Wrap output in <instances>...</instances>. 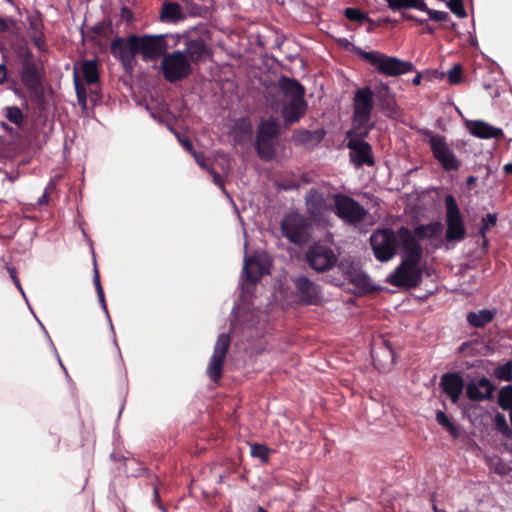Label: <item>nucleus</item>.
<instances>
[{
    "instance_id": "nucleus-1",
    "label": "nucleus",
    "mask_w": 512,
    "mask_h": 512,
    "mask_svg": "<svg viewBox=\"0 0 512 512\" xmlns=\"http://www.w3.org/2000/svg\"><path fill=\"white\" fill-rule=\"evenodd\" d=\"M402 261L388 277V282L400 288H416L422 282V269L419 268L423 256L422 245L415 240L412 231L404 226L398 228Z\"/></svg>"
},
{
    "instance_id": "nucleus-2",
    "label": "nucleus",
    "mask_w": 512,
    "mask_h": 512,
    "mask_svg": "<svg viewBox=\"0 0 512 512\" xmlns=\"http://www.w3.org/2000/svg\"><path fill=\"white\" fill-rule=\"evenodd\" d=\"M354 52L365 62L370 64L377 73L387 77H397L413 72L415 67L410 61H404L394 56H388L379 51H364L359 47Z\"/></svg>"
},
{
    "instance_id": "nucleus-3",
    "label": "nucleus",
    "mask_w": 512,
    "mask_h": 512,
    "mask_svg": "<svg viewBox=\"0 0 512 512\" xmlns=\"http://www.w3.org/2000/svg\"><path fill=\"white\" fill-rule=\"evenodd\" d=\"M20 61L19 76L24 87L33 96L42 95V82L44 78V67L40 60L36 59L32 51L21 48L17 52Z\"/></svg>"
},
{
    "instance_id": "nucleus-4",
    "label": "nucleus",
    "mask_w": 512,
    "mask_h": 512,
    "mask_svg": "<svg viewBox=\"0 0 512 512\" xmlns=\"http://www.w3.org/2000/svg\"><path fill=\"white\" fill-rule=\"evenodd\" d=\"M420 134L429 145L434 159L445 171H457L461 167V161L456 157L446 138L440 134H434L431 130L423 128Z\"/></svg>"
},
{
    "instance_id": "nucleus-5",
    "label": "nucleus",
    "mask_w": 512,
    "mask_h": 512,
    "mask_svg": "<svg viewBox=\"0 0 512 512\" xmlns=\"http://www.w3.org/2000/svg\"><path fill=\"white\" fill-rule=\"evenodd\" d=\"M370 245L378 261L387 262L391 260L397 249L401 248L398 230L395 232L390 228H384L374 231L370 237Z\"/></svg>"
},
{
    "instance_id": "nucleus-6",
    "label": "nucleus",
    "mask_w": 512,
    "mask_h": 512,
    "mask_svg": "<svg viewBox=\"0 0 512 512\" xmlns=\"http://www.w3.org/2000/svg\"><path fill=\"white\" fill-rule=\"evenodd\" d=\"M161 71L168 82L175 83L188 78L193 69L184 52L174 51L164 55L161 61Z\"/></svg>"
},
{
    "instance_id": "nucleus-7",
    "label": "nucleus",
    "mask_w": 512,
    "mask_h": 512,
    "mask_svg": "<svg viewBox=\"0 0 512 512\" xmlns=\"http://www.w3.org/2000/svg\"><path fill=\"white\" fill-rule=\"evenodd\" d=\"M331 197L334 213L345 223L357 225L365 220L367 210L356 200L342 193L332 194Z\"/></svg>"
},
{
    "instance_id": "nucleus-8",
    "label": "nucleus",
    "mask_w": 512,
    "mask_h": 512,
    "mask_svg": "<svg viewBox=\"0 0 512 512\" xmlns=\"http://www.w3.org/2000/svg\"><path fill=\"white\" fill-rule=\"evenodd\" d=\"M132 43H136L138 54L145 62L155 61L164 57L168 44L166 35H132Z\"/></svg>"
},
{
    "instance_id": "nucleus-9",
    "label": "nucleus",
    "mask_w": 512,
    "mask_h": 512,
    "mask_svg": "<svg viewBox=\"0 0 512 512\" xmlns=\"http://www.w3.org/2000/svg\"><path fill=\"white\" fill-rule=\"evenodd\" d=\"M444 201L447 224L445 238L449 242L461 241L465 238L466 228L459 206L452 194L446 195Z\"/></svg>"
},
{
    "instance_id": "nucleus-10",
    "label": "nucleus",
    "mask_w": 512,
    "mask_h": 512,
    "mask_svg": "<svg viewBox=\"0 0 512 512\" xmlns=\"http://www.w3.org/2000/svg\"><path fill=\"white\" fill-rule=\"evenodd\" d=\"M231 344V338L228 334L222 333L218 336L214 346L213 355L207 366L206 373L214 382L219 383L223 375L224 364Z\"/></svg>"
},
{
    "instance_id": "nucleus-11",
    "label": "nucleus",
    "mask_w": 512,
    "mask_h": 512,
    "mask_svg": "<svg viewBox=\"0 0 512 512\" xmlns=\"http://www.w3.org/2000/svg\"><path fill=\"white\" fill-rule=\"evenodd\" d=\"M111 54L122 65L126 72H132L136 60L135 56L138 54L136 43H132V35L127 38L116 37L110 44Z\"/></svg>"
},
{
    "instance_id": "nucleus-12",
    "label": "nucleus",
    "mask_w": 512,
    "mask_h": 512,
    "mask_svg": "<svg viewBox=\"0 0 512 512\" xmlns=\"http://www.w3.org/2000/svg\"><path fill=\"white\" fill-rule=\"evenodd\" d=\"M306 219L297 213L286 215L281 221L282 234L291 242L301 245L308 240Z\"/></svg>"
},
{
    "instance_id": "nucleus-13",
    "label": "nucleus",
    "mask_w": 512,
    "mask_h": 512,
    "mask_svg": "<svg viewBox=\"0 0 512 512\" xmlns=\"http://www.w3.org/2000/svg\"><path fill=\"white\" fill-rule=\"evenodd\" d=\"M306 260L314 270L324 272L334 267L337 257L330 247L314 244L307 251Z\"/></svg>"
},
{
    "instance_id": "nucleus-14",
    "label": "nucleus",
    "mask_w": 512,
    "mask_h": 512,
    "mask_svg": "<svg viewBox=\"0 0 512 512\" xmlns=\"http://www.w3.org/2000/svg\"><path fill=\"white\" fill-rule=\"evenodd\" d=\"M339 268L346 279L360 294H366L374 290L370 277L363 272L354 262H341Z\"/></svg>"
},
{
    "instance_id": "nucleus-15",
    "label": "nucleus",
    "mask_w": 512,
    "mask_h": 512,
    "mask_svg": "<svg viewBox=\"0 0 512 512\" xmlns=\"http://www.w3.org/2000/svg\"><path fill=\"white\" fill-rule=\"evenodd\" d=\"M306 211L314 220H320L324 214L333 210L328 196L318 188H311L305 195Z\"/></svg>"
},
{
    "instance_id": "nucleus-16",
    "label": "nucleus",
    "mask_w": 512,
    "mask_h": 512,
    "mask_svg": "<svg viewBox=\"0 0 512 512\" xmlns=\"http://www.w3.org/2000/svg\"><path fill=\"white\" fill-rule=\"evenodd\" d=\"M347 148L350 150V161L356 167L375 164L372 146L365 140L350 139L347 142Z\"/></svg>"
},
{
    "instance_id": "nucleus-17",
    "label": "nucleus",
    "mask_w": 512,
    "mask_h": 512,
    "mask_svg": "<svg viewBox=\"0 0 512 512\" xmlns=\"http://www.w3.org/2000/svg\"><path fill=\"white\" fill-rule=\"evenodd\" d=\"M352 116L371 118L374 108V91L369 86L358 88L353 97Z\"/></svg>"
},
{
    "instance_id": "nucleus-18",
    "label": "nucleus",
    "mask_w": 512,
    "mask_h": 512,
    "mask_svg": "<svg viewBox=\"0 0 512 512\" xmlns=\"http://www.w3.org/2000/svg\"><path fill=\"white\" fill-rule=\"evenodd\" d=\"M464 385V379L458 372L445 373L440 380L442 390L449 396L453 404L459 401Z\"/></svg>"
},
{
    "instance_id": "nucleus-19",
    "label": "nucleus",
    "mask_w": 512,
    "mask_h": 512,
    "mask_svg": "<svg viewBox=\"0 0 512 512\" xmlns=\"http://www.w3.org/2000/svg\"><path fill=\"white\" fill-rule=\"evenodd\" d=\"M495 386L485 376L481 377L478 382H469L466 386V395L471 401L480 402L490 400L493 396Z\"/></svg>"
},
{
    "instance_id": "nucleus-20",
    "label": "nucleus",
    "mask_w": 512,
    "mask_h": 512,
    "mask_svg": "<svg viewBox=\"0 0 512 512\" xmlns=\"http://www.w3.org/2000/svg\"><path fill=\"white\" fill-rule=\"evenodd\" d=\"M296 294L304 304H315L319 299V287L306 276L294 280Z\"/></svg>"
},
{
    "instance_id": "nucleus-21",
    "label": "nucleus",
    "mask_w": 512,
    "mask_h": 512,
    "mask_svg": "<svg viewBox=\"0 0 512 512\" xmlns=\"http://www.w3.org/2000/svg\"><path fill=\"white\" fill-rule=\"evenodd\" d=\"M307 102L305 100L288 101L281 110L284 125L289 127L297 123L306 113Z\"/></svg>"
},
{
    "instance_id": "nucleus-22",
    "label": "nucleus",
    "mask_w": 512,
    "mask_h": 512,
    "mask_svg": "<svg viewBox=\"0 0 512 512\" xmlns=\"http://www.w3.org/2000/svg\"><path fill=\"white\" fill-rule=\"evenodd\" d=\"M184 53L189 62L194 64L204 61L211 54L209 47L202 38L187 40Z\"/></svg>"
},
{
    "instance_id": "nucleus-23",
    "label": "nucleus",
    "mask_w": 512,
    "mask_h": 512,
    "mask_svg": "<svg viewBox=\"0 0 512 512\" xmlns=\"http://www.w3.org/2000/svg\"><path fill=\"white\" fill-rule=\"evenodd\" d=\"M243 272L246 281L252 284H256L265 274L269 273L267 267L254 255L245 257Z\"/></svg>"
},
{
    "instance_id": "nucleus-24",
    "label": "nucleus",
    "mask_w": 512,
    "mask_h": 512,
    "mask_svg": "<svg viewBox=\"0 0 512 512\" xmlns=\"http://www.w3.org/2000/svg\"><path fill=\"white\" fill-rule=\"evenodd\" d=\"M374 98H376L377 104L381 111L386 112L389 115L396 112L397 105L395 96L392 94L388 84L381 82L378 86H376Z\"/></svg>"
},
{
    "instance_id": "nucleus-25",
    "label": "nucleus",
    "mask_w": 512,
    "mask_h": 512,
    "mask_svg": "<svg viewBox=\"0 0 512 512\" xmlns=\"http://www.w3.org/2000/svg\"><path fill=\"white\" fill-rule=\"evenodd\" d=\"M468 128L469 132L473 136L481 139H500L504 137V133L501 128L494 127L482 120H475L469 122Z\"/></svg>"
},
{
    "instance_id": "nucleus-26",
    "label": "nucleus",
    "mask_w": 512,
    "mask_h": 512,
    "mask_svg": "<svg viewBox=\"0 0 512 512\" xmlns=\"http://www.w3.org/2000/svg\"><path fill=\"white\" fill-rule=\"evenodd\" d=\"M375 127L371 118L352 116V127L346 132V138L365 140L369 137L370 131Z\"/></svg>"
},
{
    "instance_id": "nucleus-27",
    "label": "nucleus",
    "mask_w": 512,
    "mask_h": 512,
    "mask_svg": "<svg viewBox=\"0 0 512 512\" xmlns=\"http://www.w3.org/2000/svg\"><path fill=\"white\" fill-rule=\"evenodd\" d=\"M325 131L323 129H316L310 131L307 129H296L292 134V141L296 145H317L325 137Z\"/></svg>"
},
{
    "instance_id": "nucleus-28",
    "label": "nucleus",
    "mask_w": 512,
    "mask_h": 512,
    "mask_svg": "<svg viewBox=\"0 0 512 512\" xmlns=\"http://www.w3.org/2000/svg\"><path fill=\"white\" fill-rule=\"evenodd\" d=\"M279 87L283 91L285 96L291 97L289 101L305 100V89L297 80L286 76H282L279 79Z\"/></svg>"
},
{
    "instance_id": "nucleus-29",
    "label": "nucleus",
    "mask_w": 512,
    "mask_h": 512,
    "mask_svg": "<svg viewBox=\"0 0 512 512\" xmlns=\"http://www.w3.org/2000/svg\"><path fill=\"white\" fill-rule=\"evenodd\" d=\"M277 139H269L256 137L255 138V149L258 157L263 161H271L276 156V144Z\"/></svg>"
},
{
    "instance_id": "nucleus-30",
    "label": "nucleus",
    "mask_w": 512,
    "mask_h": 512,
    "mask_svg": "<svg viewBox=\"0 0 512 512\" xmlns=\"http://www.w3.org/2000/svg\"><path fill=\"white\" fill-rule=\"evenodd\" d=\"M496 310L482 309L476 312H469L466 316L468 324L474 328H483L494 320Z\"/></svg>"
},
{
    "instance_id": "nucleus-31",
    "label": "nucleus",
    "mask_w": 512,
    "mask_h": 512,
    "mask_svg": "<svg viewBox=\"0 0 512 512\" xmlns=\"http://www.w3.org/2000/svg\"><path fill=\"white\" fill-rule=\"evenodd\" d=\"M280 135V127L274 118L262 120L257 128L256 137L277 139Z\"/></svg>"
},
{
    "instance_id": "nucleus-32",
    "label": "nucleus",
    "mask_w": 512,
    "mask_h": 512,
    "mask_svg": "<svg viewBox=\"0 0 512 512\" xmlns=\"http://www.w3.org/2000/svg\"><path fill=\"white\" fill-rule=\"evenodd\" d=\"M387 3V7L396 12L403 11L406 9H416L421 11V9H427V4L424 0H385Z\"/></svg>"
},
{
    "instance_id": "nucleus-33",
    "label": "nucleus",
    "mask_w": 512,
    "mask_h": 512,
    "mask_svg": "<svg viewBox=\"0 0 512 512\" xmlns=\"http://www.w3.org/2000/svg\"><path fill=\"white\" fill-rule=\"evenodd\" d=\"M161 17L170 22H177L184 18L181 6L176 2H165L162 7Z\"/></svg>"
},
{
    "instance_id": "nucleus-34",
    "label": "nucleus",
    "mask_w": 512,
    "mask_h": 512,
    "mask_svg": "<svg viewBox=\"0 0 512 512\" xmlns=\"http://www.w3.org/2000/svg\"><path fill=\"white\" fill-rule=\"evenodd\" d=\"M82 73L87 84L93 85L99 82V70L95 61H84L82 64Z\"/></svg>"
},
{
    "instance_id": "nucleus-35",
    "label": "nucleus",
    "mask_w": 512,
    "mask_h": 512,
    "mask_svg": "<svg viewBox=\"0 0 512 512\" xmlns=\"http://www.w3.org/2000/svg\"><path fill=\"white\" fill-rule=\"evenodd\" d=\"M439 227H440L439 223H429V224H425V225H418L412 232V235L414 236L416 241H417V238L420 240L430 239L438 233Z\"/></svg>"
},
{
    "instance_id": "nucleus-36",
    "label": "nucleus",
    "mask_w": 512,
    "mask_h": 512,
    "mask_svg": "<svg viewBox=\"0 0 512 512\" xmlns=\"http://www.w3.org/2000/svg\"><path fill=\"white\" fill-rule=\"evenodd\" d=\"M436 421L439 425L443 426L453 438L459 437L460 432L458 427L449 419L445 412L438 410L436 413Z\"/></svg>"
},
{
    "instance_id": "nucleus-37",
    "label": "nucleus",
    "mask_w": 512,
    "mask_h": 512,
    "mask_svg": "<svg viewBox=\"0 0 512 512\" xmlns=\"http://www.w3.org/2000/svg\"><path fill=\"white\" fill-rule=\"evenodd\" d=\"M344 16L351 22H357L362 24L364 22L373 23L372 19L368 17L366 13H364L359 8L348 7L344 10Z\"/></svg>"
},
{
    "instance_id": "nucleus-38",
    "label": "nucleus",
    "mask_w": 512,
    "mask_h": 512,
    "mask_svg": "<svg viewBox=\"0 0 512 512\" xmlns=\"http://www.w3.org/2000/svg\"><path fill=\"white\" fill-rule=\"evenodd\" d=\"M6 118L17 127L21 128L25 123V116L17 106H8L5 108Z\"/></svg>"
},
{
    "instance_id": "nucleus-39",
    "label": "nucleus",
    "mask_w": 512,
    "mask_h": 512,
    "mask_svg": "<svg viewBox=\"0 0 512 512\" xmlns=\"http://www.w3.org/2000/svg\"><path fill=\"white\" fill-rule=\"evenodd\" d=\"M252 136V127L250 123L242 121L236 123L234 126V137L238 142H243L250 139Z\"/></svg>"
},
{
    "instance_id": "nucleus-40",
    "label": "nucleus",
    "mask_w": 512,
    "mask_h": 512,
    "mask_svg": "<svg viewBox=\"0 0 512 512\" xmlns=\"http://www.w3.org/2000/svg\"><path fill=\"white\" fill-rule=\"evenodd\" d=\"M270 452H271V450L263 444H259V443H251L250 444L251 456L254 458L260 459V461L263 464H266L269 462Z\"/></svg>"
},
{
    "instance_id": "nucleus-41",
    "label": "nucleus",
    "mask_w": 512,
    "mask_h": 512,
    "mask_svg": "<svg viewBox=\"0 0 512 512\" xmlns=\"http://www.w3.org/2000/svg\"><path fill=\"white\" fill-rule=\"evenodd\" d=\"M498 404L503 410L512 409V385L501 388L498 395Z\"/></svg>"
},
{
    "instance_id": "nucleus-42",
    "label": "nucleus",
    "mask_w": 512,
    "mask_h": 512,
    "mask_svg": "<svg viewBox=\"0 0 512 512\" xmlns=\"http://www.w3.org/2000/svg\"><path fill=\"white\" fill-rule=\"evenodd\" d=\"M494 376L503 381H512V361L499 365L494 370Z\"/></svg>"
},
{
    "instance_id": "nucleus-43",
    "label": "nucleus",
    "mask_w": 512,
    "mask_h": 512,
    "mask_svg": "<svg viewBox=\"0 0 512 512\" xmlns=\"http://www.w3.org/2000/svg\"><path fill=\"white\" fill-rule=\"evenodd\" d=\"M497 222V214L496 213H488L485 217L482 218V225L479 230L480 236L484 239V243L487 242L486 233L490 229L496 225Z\"/></svg>"
},
{
    "instance_id": "nucleus-44",
    "label": "nucleus",
    "mask_w": 512,
    "mask_h": 512,
    "mask_svg": "<svg viewBox=\"0 0 512 512\" xmlns=\"http://www.w3.org/2000/svg\"><path fill=\"white\" fill-rule=\"evenodd\" d=\"M75 91L77 95L78 104L82 107L83 110L87 108V91L85 86L81 83V81L75 76L74 79Z\"/></svg>"
},
{
    "instance_id": "nucleus-45",
    "label": "nucleus",
    "mask_w": 512,
    "mask_h": 512,
    "mask_svg": "<svg viewBox=\"0 0 512 512\" xmlns=\"http://www.w3.org/2000/svg\"><path fill=\"white\" fill-rule=\"evenodd\" d=\"M463 68L461 64H455L453 67L448 71L447 77L448 81L451 85H457L460 84L463 81Z\"/></svg>"
},
{
    "instance_id": "nucleus-46",
    "label": "nucleus",
    "mask_w": 512,
    "mask_h": 512,
    "mask_svg": "<svg viewBox=\"0 0 512 512\" xmlns=\"http://www.w3.org/2000/svg\"><path fill=\"white\" fill-rule=\"evenodd\" d=\"M447 6L451 10V12L455 14L457 17L464 18L467 16L463 0H449L447 2Z\"/></svg>"
},
{
    "instance_id": "nucleus-47",
    "label": "nucleus",
    "mask_w": 512,
    "mask_h": 512,
    "mask_svg": "<svg viewBox=\"0 0 512 512\" xmlns=\"http://www.w3.org/2000/svg\"><path fill=\"white\" fill-rule=\"evenodd\" d=\"M494 421L498 431H500L505 436H510L511 430L508 427L506 418L503 414L497 413Z\"/></svg>"
},
{
    "instance_id": "nucleus-48",
    "label": "nucleus",
    "mask_w": 512,
    "mask_h": 512,
    "mask_svg": "<svg viewBox=\"0 0 512 512\" xmlns=\"http://www.w3.org/2000/svg\"><path fill=\"white\" fill-rule=\"evenodd\" d=\"M421 11L426 12L429 16V19L433 21H447L450 18L447 12L430 9L428 6L427 9H421Z\"/></svg>"
},
{
    "instance_id": "nucleus-49",
    "label": "nucleus",
    "mask_w": 512,
    "mask_h": 512,
    "mask_svg": "<svg viewBox=\"0 0 512 512\" xmlns=\"http://www.w3.org/2000/svg\"><path fill=\"white\" fill-rule=\"evenodd\" d=\"M301 184L293 178H283L278 182V187L285 191L297 190Z\"/></svg>"
},
{
    "instance_id": "nucleus-50",
    "label": "nucleus",
    "mask_w": 512,
    "mask_h": 512,
    "mask_svg": "<svg viewBox=\"0 0 512 512\" xmlns=\"http://www.w3.org/2000/svg\"><path fill=\"white\" fill-rule=\"evenodd\" d=\"M93 282L97 291V295L102 297V291L103 287L100 282V274L99 270L97 268L96 262L94 263V275H93Z\"/></svg>"
},
{
    "instance_id": "nucleus-51",
    "label": "nucleus",
    "mask_w": 512,
    "mask_h": 512,
    "mask_svg": "<svg viewBox=\"0 0 512 512\" xmlns=\"http://www.w3.org/2000/svg\"><path fill=\"white\" fill-rule=\"evenodd\" d=\"M401 19L405 20V21H414L418 24H423L425 22V20L419 19V18L415 17L414 15L405 13V12L401 13Z\"/></svg>"
},
{
    "instance_id": "nucleus-52",
    "label": "nucleus",
    "mask_w": 512,
    "mask_h": 512,
    "mask_svg": "<svg viewBox=\"0 0 512 512\" xmlns=\"http://www.w3.org/2000/svg\"><path fill=\"white\" fill-rule=\"evenodd\" d=\"M7 81V68L5 64H0V85Z\"/></svg>"
},
{
    "instance_id": "nucleus-53",
    "label": "nucleus",
    "mask_w": 512,
    "mask_h": 512,
    "mask_svg": "<svg viewBox=\"0 0 512 512\" xmlns=\"http://www.w3.org/2000/svg\"><path fill=\"white\" fill-rule=\"evenodd\" d=\"M121 15L123 18H125L126 20H131L133 18V13L132 11L127 8V7H123L121 9Z\"/></svg>"
},
{
    "instance_id": "nucleus-54",
    "label": "nucleus",
    "mask_w": 512,
    "mask_h": 512,
    "mask_svg": "<svg viewBox=\"0 0 512 512\" xmlns=\"http://www.w3.org/2000/svg\"><path fill=\"white\" fill-rule=\"evenodd\" d=\"M90 92V98L91 100L96 103L100 98H101V95H100V91L99 90H95V89H90L89 90Z\"/></svg>"
},
{
    "instance_id": "nucleus-55",
    "label": "nucleus",
    "mask_w": 512,
    "mask_h": 512,
    "mask_svg": "<svg viewBox=\"0 0 512 512\" xmlns=\"http://www.w3.org/2000/svg\"><path fill=\"white\" fill-rule=\"evenodd\" d=\"M301 185L302 184H309L312 182V179L311 177L309 176V174L307 173H303L301 176H300V179L298 181Z\"/></svg>"
},
{
    "instance_id": "nucleus-56",
    "label": "nucleus",
    "mask_w": 512,
    "mask_h": 512,
    "mask_svg": "<svg viewBox=\"0 0 512 512\" xmlns=\"http://www.w3.org/2000/svg\"><path fill=\"white\" fill-rule=\"evenodd\" d=\"M38 205H46L48 204V194L45 192L37 201Z\"/></svg>"
},
{
    "instance_id": "nucleus-57",
    "label": "nucleus",
    "mask_w": 512,
    "mask_h": 512,
    "mask_svg": "<svg viewBox=\"0 0 512 512\" xmlns=\"http://www.w3.org/2000/svg\"><path fill=\"white\" fill-rule=\"evenodd\" d=\"M9 272H10L11 277H12V279H13L14 283L16 284V286H17L19 289H21L20 281H19V279L17 278V276L15 275V271H14V269H9Z\"/></svg>"
},
{
    "instance_id": "nucleus-58",
    "label": "nucleus",
    "mask_w": 512,
    "mask_h": 512,
    "mask_svg": "<svg viewBox=\"0 0 512 512\" xmlns=\"http://www.w3.org/2000/svg\"><path fill=\"white\" fill-rule=\"evenodd\" d=\"M8 30V24L4 18L0 17V32H5Z\"/></svg>"
},
{
    "instance_id": "nucleus-59",
    "label": "nucleus",
    "mask_w": 512,
    "mask_h": 512,
    "mask_svg": "<svg viewBox=\"0 0 512 512\" xmlns=\"http://www.w3.org/2000/svg\"><path fill=\"white\" fill-rule=\"evenodd\" d=\"M93 32L97 35H101L103 33V26L101 24H98V25H95L93 28H92Z\"/></svg>"
},
{
    "instance_id": "nucleus-60",
    "label": "nucleus",
    "mask_w": 512,
    "mask_h": 512,
    "mask_svg": "<svg viewBox=\"0 0 512 512\" xmlns=\"http://www.w3.org/2000/svg\"><path fill=\"white\" fill-rule=\"evenodd\" d=\"M421 81H422V75H421L420 73H417V74L415 75V77L413 78L412 83H413L414 85H420V84H421Z\"/></svg>"
},
{
    "instance_id": "nucleus-61",
    "label": "nucleus",
    "mask_w": 512,
    "mask_h": 512,
    "mask_svg": "<svg viewBox=\"0 0 512 512\" xmlns=\"http://www.w3.org/2000/svg\"><path fill=\"white\" fill-rule=\"evenodd\" d=\"M469 347H470V343H469V342H464V343H462V344L460 345V347H459V352H460V353H463V352H465V351H466V349H467V348H469Z\"/></svg>"
},
{
    "instance_id": "nucleus-62",
    "label": "nucleus",
    "mask_w": 512,
    "mask_h": 512,
    "mask_svg": "<svg viewBox=\"0 0 512 512\" xmlns=\"http://www.w3.org/2000/svg\"><path fill=\"white\" fill-rule=\"evenodd\" d=\"M99 298V301L102 305V307L107 310V306H106V301H105V297H104V291H102V297L101 296H98Z\"/></svg>"
},
{
    "instance_id": "nucleus-63",
    "label": "nucleus",
    "mask_w": 512,
    "mask_h": 512,
    "mask_svg": "<svg viewBox=\"0 0 512 512\" xmlns=\"http://www.w3.org/2000/svg\"><path fill=\"white\" fill-rule=\"evenodd\" d=\"M504 171L507 173V174H512V162L511 163H508L504 166Z\"/></svg>"
},
{
    "instance_id": "nucleus-64",
    "label": "nucleus",
    "mask_w": 512,
    "mask_h": 512,
    "mask_svg": "<svg viewBox=\"0 0 512 512\" xmlns=\"http://www.w3.org/2000/svg\"><path fill=\"white\" fill-rule=\"evenodd\" d=\"M183 145H184V147H185L187 150H192V148H193V145H192V143H191V141H190V140H185V141H183Z\"/></svg>"
}]
</instances>
